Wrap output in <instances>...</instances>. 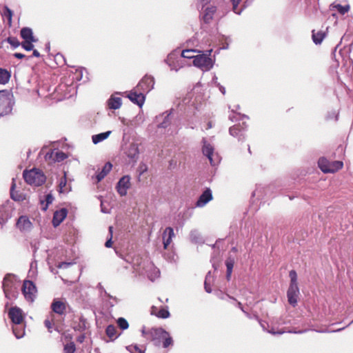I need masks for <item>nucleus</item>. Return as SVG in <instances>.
Returning a JSON list of instances; mask_svg holds the SVG:
<instances>
[{"instance_id": "obj_51", "label": "nucleus", "mask_w": 353, "mask_h": 353, "mask_svg": "<svg viewBox=\"0 0 353 353\" xmlns=\"http://www.w3.org/2000/svg\"><path fill=\"white\" fill-rule=\"evenodd\" d=\"M32 56L36 57H40L41 55H40V53L37 50H34L33 52H32Z\"/></svg>"}, {"instance_id": "obj_31", "label": "nucleus", "mask_w": 353, "mask_h": 353, "mask_svg": "<svg viewBox=\"0 0 353 353\" xmlns=\"http://www.w3.org/2000/svg\"><path fill=\"white\" fill-rule=\"evenodd\" d=\"M15 184L12 183V187L10 188V196L11 198L16 201H23L26 199V196L22 193H19L17 191L14 190Z\"/></svg>"}, {"instance_id": "obj_33", "label": "nucleus", "mask_w": 353, "mask_h": 353, "mask_svg": "<svg viewBox=\"0 0 353 353\" xmlns=\"http://www.w3.org/2000/svg\"><path fill=\"white\" fill-rule=\"evenodd\" d=\"M234 261L231 257H228L225 261V265L227 268L226 279L228 281L230 280L232 269L234 267Z\"/></svg>"}, {"instance_id": "obj_6", "label": "nucleus", "mask_w": 353, "mask_h": 353, "mask_svg": "<svg viewBox=\"0 0 353 353\" xmlns=\"http://www.w3.org/2000/svg\"><path fill=\"white\" fill-rule=\"evenodd\" d=\"M21 37L23 39L21 46L27 51L33 50V43L37 42V39L33 35L32 30L30 28H23L20 31Z\"/></svg>"}, {"instance_id": "obj_50", "label": "nucleus", "mask_w": 353, "mask_h": 353, "mask_svg": "<svg viewBox=\"0 0 353 353\" xmlns=\"http://www.w3.org/2000/svg\"><path fill=\"white\" fill-rule=\"evenodd\" d=\"M205 290L207 292L210 293L212 292L211 288L205 282Z\"/></svg>"}, {"instance_id": "obj_32", "label": "nucleus", "mask_w": 353, "mask_h": 353, "mask_svg": "<svg viewBox=\"0 0 353 353\" xmlns=\"http://www.w3.org/2000/svg\"><path fill=\"white\" fill-rule=\"evenodd\" d=\"M106 335L113 341L118 337L117 330L114 325H109L105 329Z\"/></svg>"}, {"instance_id": "obj_45", "label": "nucleus", "mask_w": 353, "mask_h": 353, "mask_svg": "<svg viewBox=\"0 0 353 353\" xmlns=\"http://www.w3.org/2000/svg\"><path fill=\"white\" fill-rule=\"evenodd\" d=\"M130 351L132 353H145V350L139 348L137 345L130 346Z\"/></svg>"}, {"instance_id": "obj_46", "label": "nucleus", "mask_w": 353, "mask_h": 353, "mask_svg": "<svg viewBox=\"0 0 353 353\" xmlns=\"http://www.w3.org/2000/svg\"><path fill=\"white\" fill-rule=\"evenodd\" d=\"M13 55H14V57H16L17 59H19L26 57L25 54H23L22 53H19V52H16Z\"/></svg>"}, {"instance_id": "obj_44", "label": "nucleus", "mask_w": 353, "mask_h": 353, "mask_svg": "<svg viewBox=\"0 0 353 353\" xmlns=\"http://www.w3.org/2000/svg\"><path fill=\"white\" fill-rule=\"evenodd\" d=\"M147 170H148L147 165L143 163H140L139 168H138V171L139 172V175H142Z\"/></svg>"}, {"instance_id": "obj_43", "label": "nucleus", "mask_w": 353, "mask_h": 353, "mask_svg": "<svg viewBox=\"0 0 353 353\" xmlns=\"http://www.w3.org/2000/svg\"><path fill=\"white\" fill-rule=\"evenodd\" d=\"M54 200V197L52 196V195L51 194H48L46 196V204L45 205V207L43 208V210H46L48 207V205L52 203V201Z\"/></svg>"}, {"instance_id": "obj_9", "label": "nucleus", "mask_w": 353, "mask_h": 353, "mask_svg": "<svg viewBox=\"0 0 353 353\" xmlns=\"http://www.w3.org/2000/svg\"><path fill=\"white\" fill-rule=\"evenodd\" d=\"M204 54L196 55L193 60V64L194 66L201 68L202 70H210L212 66L213 63L212 59Z\"/></svg>"}, {"instance_id": "obj_4", "label": "nucleus", "mask_w": 353, "mask_h": 353, "mask_svg": "<svg viewBox=\"0 0 353 353\" xmlns=\"http://www.w3.org/2000/svg\"><path fill=\"white\" fill-rule=\"evenodd\" d=\"M3 290L5 296L10 300L16 299L18 296L17 287L16 281L11 274H6L3 281Z\"/></svg>"}, {"instance_id": "obj_57", "label": "nucleus", "mask_w": 353, "mask_h": 353, "mask_svg": "<svg viewBox=\"0 0 353 353\" xmlns=\"http://www.w3.org/2000/svg\"><path fill=\"white\" fill-rule=\"evenodd\" d=\"M228 297H229L230 299H233L234 301H236V299L235 298H234V297H232V296H229V295H228Z\"/></svg>"}, {"instance_id": "obj_23", "label": "nucleus", "mask_w": 353, "mask_h": 353, "mask_svg": "<svg viewBox=\"0 0 353 353\" xmlns=\"http://www.w3.org/2000/svg\"><path fill=\"white\" fill-rule=\"evenodd\" d=\"M216 11V8L214 6L207 7L203 11V19L205 23H209L213 19V16Z\"/></svg>"}, {"instance_id": "obj_55", "label": "nucleus", "mask_w": 353, "mask_h": 353, "mask_svg": "<svg viewBox=\"0 0 353 353\" xmlns=\"http://www.w3.org/2000/svg\"><path fill=\"white\" fill-rule=\"evenodd\" d=\"M269 332L272 334H274V335L276 334V332H274V330H269Z\"/></svg>"}, {"instance_id": "obj_16", "label": "nucleus", "mask_w": 353, "mask_h": 353, "mask_svg": "<svg viewBox=\"0 0 353 353\" xmlns=\"http://www.w3.org/2000/svg\"><path fill=\"white\" fill-rule=\"evenodd\" d=\"M68 214V210L65 208H61L54 212L52 219V224L54 227L59 226L65 219Z\"/></svg>"}, {"instance_id": "obj_40", "label": "nucleus", "mask_w": 353, "mask_h": 353, "mask_svg": "<svg viewBox=\"0 0 353 353\" xmlns=\"http://www.w3.org/2000/svg\"><path fill=\"white\" fill-rule=\"evenodd\" d=\"M7 42L9 43L13 48H17L19 47L20 45H21V43H20L19 41L18 40L17 38L16 37H9L7 38L6 39Z\"/></svg>"}, {"instance_id": "obj_27", "label": "nucleus", "mask_w": 353, "mask_h": 353, "mask_svg": "<svg viewBox=\"0 0 353 353\" xmlns=\"http://www.w3.org/2000/svg\"><path fill=\"white\" fill-rule=\"evenodd\" d=\"M44 325L48 329V331L50 333H52L53 330L59 332V327L54 323V314H51L50 318H47L44 321Z\"/></svg>"}, {"instance_id": "obj_34", "label": "nucleus", "mask_w": 353, "mask_h": 353, "mask_svg": "<svg viewBox=\"0 0 353 353\" xmlns=\"http://www.w3.org/2000/svg\"><path fill=\"white\" fill-rule=\"evenodd\" d=\"M111 133L110 131H108V132H103V133H100V134H96V135H93L92 136V141L94 144H97L105 139H106L110 134Z\"/></svg>"}, {"instance_id": "obj_5", "label": "nucleus", "mask_w": 353, "mask_h": 353, "mask_svg": "<svg viewBox=\"0 0 353 353\" xmlns=\"http://www.w3.org/2000/svg\"><path fill=\"white\" fill-rule=\"evenodd\" d=\"M318 164L321 170L324 173H335L343 168V161H330L324 157L319 159Z\"/></svg>"}, {"instance_id": "obj_38", "label": "nucleus", "mask_w": 353, "mask_h": 353, "mask_svg": "<svg viewBox=\"0 0 353 353\" xmlns=\"http://www.w3.org/2000/svg\"><path fill=\"white\" fill-rule=\"evenodd\" d=\"M76 347L74 342H70L64 345L65 353H74Z\"/></svg>"}, {"instance_id": "obj_25", "label": "nucleus", "mask_w": 353, "mask_h": 353, "mask_svg": "<svg viewBox=\"0 0 353 353\" xmlns=\"http://www.w3.org/2000/svg\"><path fill=\"white\" fill-rule=\"evenodd\" d=\"M122 104V99L121 97L112 95L108 101V107L111 110H117L120 108Z\"/></svg>"}, {"instance_id": "obj_49", "label": "nucleus", "mask_w": 353, "mask_h": 353, "mask_svg": "<svg viewBox=\"0 0 353 353\" xmlns=\"http://www.w3.org/2000/svg\"><path fill=\"white\" fill-rule=\"evenodd\" d=\"M84 339H85V336L83 334H81L77 337V342L81 343L83 342Z\"/></svg>"}, {"instance_id": "obj_8", "label": "nucleus", "mask_w": 353, "mask_h": 353, "mask_svg": "<svg viewBox=\"0 0 353 353\" xmlns=\"http://www.w3.org/2000/svg\"><path fill=\"white\" fill-rule=\"evenodd\" d=\"M10 94L8 90L0 91V117L11 112Z\"/></svg>"}, {"instance_id": "obj_26", "label": "nucleus", "mask_w": 353, "mask_h": 353, "mask_svg": "<svg viewBox=\"0 0 353 353\" xmlns=\"http://www.w3.org/2000/svg\"><path fill=\"white\" fill-rule=\"evenodd\" d=\"M112 165L110 162H107L103 167L102 170L97 174L96 177L97 179V182L101 181L102 179L105 178V176L110 172L112 170Z\"/></svg>"}, {"instance_id": "obj_21", "label": "nucleus", "mask_w": 353, "mask_h": 353, "mask_svg": "<svg viewBox=\"0 0 353 353\" xmlns=\"http://www.w3.org/2000/svg\"><path fill=\"white\" fill-rule=\"evenodd\" d=\"M125 154L129 158L136 161L138 159L139 154L138 144L135 143H131L128 148Z\"/></svg>"}, {"instance_id": "obj_12", "label": "nucleus", "mask_w": 353, "mask_h": 353, "mask_svg": "<svg viewBox=\"0 0 353 353\" xmlns=\"http://www.w3.org/2000/svg\"><path fill=\"white\" fill-rule=\"evenodd\" d=\"M130 177L128 175H125L119 179L117 184L116 189L118 194L121 196H123L127 194L128 190L130 189Z\"/></svg>"}, {"instance_id": "obj_1", "label": "nucleus", "mask_w": 353, "mask_h": 353, "mask_svg": "<svg viewBox=\"0 0 353 353\" xmlns=\"http://www.w3.org/2000/svg\"><path fill=\"white\" fill-rule=\"evenodd\" d=\"M142 333L147 339L154 341L157 345H159L162 341L164 348L173 344V340L170 334L161 327L152 328L148 332L143 330Z\"/></svg>"}, {"instance_id": "obj_58", "label": "nucleus", "mask_w": 353, "mask_h": 353, "mask_svg": "<svg viewBox=\"0 0 353 353\" xmlns=\"http://www.w3.org/2000/svg\"><path fill=\"white\" fill-rule=\"evenodd\" d=\"M232 251H234V252H235V251H236V248H232Z\"/></svg>"}, {"instance_id": "obj_7", "label": "nucleus", "mask_w": 353, "mask_h": 353, "mask_svg": "<svg viewBox=\"0 0 353 353\" xmlns=\"http://www.w3.org/2000/svg\"><path fill=\"white\" fill-rule=\"evenodd\" d=\"M21 291L27 301L32 303L36 299L37 290L32 281L25 280L21 288Z\"/></svg>"}, {"instance_id": "obj_30", "label": "nucleus", "mask_w": 353, "mask_h": 353, "mask_svg": "<svg viewBox=\"0 0 353 353\" xmlns=\"http://www.w3.org/2000/svg\"><path fill=\"white\" fill-rule=\"evenodd\" d=\"M11 77V73L6 69L0 68V84H6Z\"/></svg>"}, {"instance_id": "obj_19", "label": "nucleus", "mask_w": 353, "mask_h": 353, "mask_svg": "<svg viewBox=\"0 0 353 353\" xmlns=\"http://www.w3.org/2000/svg\"><path fill=\"white\" fill-rule=\"evenodd\" d=\"M214 147L207 141H203V146L202 148L203 154L208 157L211 165H214L215 163L213 160L214 156Z\"/></svg>"}, {"instance_id": "obj_56", "label": "nucleus", "mask_w": 353, "mask_h": 353, "mask_svg": "<svg viewBox=\"0 0 353 353\" xmlns=\"http://www.w3.org/2000/svg\"><path fill=\"white\" fill-rule=\"evenodd\" d=\"M283 333H284L283 331H277V332H276V334H281Z\"/></svg>"}, {"instance_id": "obj_24", "label": "nucleus", "mask_w": 353, "mask_h": 353, "mask_svg": "<svg viewBox=\"0 0 353 353\" xmlns=\"http://www.w3.org/2000/svg\"><path fill=\"white\" fill-rule=\"evenodd\" d=\"M26 322L20 324H13L12 332L17 339H21L25 335Z\"/></svg>"}, {"instance_id": "obj_41", "label": "nucleus", "mask_w": 353, "mask_h": 353, "mask_svg": "<svg viewBox=\"0 0 353 353\" xmlns=\"http://www.w3.org/2000/svg\"><path fill=\"white\" fill-rule=\"evenodd\" d=\"M241 1L242 0H232V6H233L232 10L235 13H236L238 14H239L242 11V9L239 8V5Z\"/></svg>"}, {"instance_id": "obj_52", "label": "nucleus", "mask_w": 353, "mask_h": 353, "mask_svg": "<svg viewBox=\"0 0 353 353\" xmlns=\"http://www.w3.org/2000/svg\"><path fill=\"white\" fill-rule=\"evenodd\" d=\"M219 90H220V91L222 92V94H225V88H224V87H223V86H221H221L219 87Z\"/></svg>"}, {"instance_id": "obj_17", "label": "nucleus", "mask_w": 353, "mask_h": 353, "mask_svg": "<svg viewBox=\"0 0 353 353\" xmlns=\"http://www.w3.org/2000/svg\"><path fill=\"white\" fill-rule=\"evenodd\" d=\"M212 198L213 196L210 189L206 188L196 201V206L203 207L206 203L212 200Z\"/></svg>"}, {"instance_id": "obj_39", "label": "nucleus", "mask_w": 353, "mask_h": 353, "mask_svg": "<svg viewBox=\"0 0 353 353\" xmlns=\"http://www.w3.org/2000/svg\"><path fill=\"white\" fill-rule=\"evenodd\" d=\"M3 14L8 19L9 25H11L12 11L8 6H5L3 8Z\"/></svg>"}, {"instance_id": "obj_29", "label": "nucleus", "mask_w": 353, "mask_h": 353, "mask_svg": "<svg viewBox=\"0 0 353 353\" xmlns=\"http://www.w3.org/2000/svg\"><path fill=\"white\" fill-rule=\"evenodd\" d=\"M312 37L315 44H321L324 38L325 37V32L322 30L318 32L312 30Z\"/></svg>"}, {"instance_id": "obj_10", "label": "nucleus", "mask_w": 353, "mask_h": 353, "mask_svg": "<svg viewBox=\"0 0 353 353\" xmlns=\"http://www.w3.org/2000/svg\"><path fill=\"white\" fill-rule=\"evenodd\" d=\"M8 315L12 324H20V323L26 322L25 314L17 306L11 307L8 310Z\"/></svg>"}, {"instance_id": "obj_48", "label": "nucleus", "mask_w": 353, "mask_h": 353, "mask_svg": "<svg viewBox=\"0 0 353 353\" xmlns=\"http://www.w3.org/2000/svg\"><path fill=\"white\" fill-rule=\"evenodd\" d=\"M237 306L239 308H240L245 314H246V315L248 316H250V314L245 312L244 310H243V305H242V303L239 301H237Z\"/></svg>"}, {"instance_id": "obj_53", "label": "nucleus", "mask_w": 353, "mask_h": 353, "mask_svg": "<svg viewBox=\"0 0 353 353\" xmlns=\"http://www.w3.org/2000/svg\"><path fill=\"white\" fill-rule=\"evenodd\" d=\"M112 231H113V227L110 226L109 227V232H110V236L112 238Z\"/></svg>"}, {"instance_id": "obj_22", "label": "nucleus", "mask_w": 353, "mask_h": 353, "mask_svg": "<svg viewBox=\"0 0 353 353\" xmlns=\"http://www.w3.org/2000/svg\"><path fill=\"white\" fill-rule=\"evenodd\" d=\"M245 123H237L230 128V134L233 137H241L243 136L245 131Z\"/></svg>"}, {"instance_id": "obj_14", "label": "nucleus", "mask_w": 353, "mask_h": 353, "mask_svg": "<svg viewBox=\"0 0 353 353\" xmlns=\"http://www.w3.org/2000/svg\"><path fill=\"white\" fill-rule=\"evenodd\" d=\"M128 98L134 103L138 105L139 107H141L145 101V96L143 93L141 92V90H139L136 88L131 90L127 95Z\"/></svg>"}, {"instance_id": "obj_3", "label": "nucleus", "mask_w": 353, "mask_h": 353, "mask_svg": "<svg viewBox=\"0 0 353 353\" xmlns=\"http://www.w3.org/2000/svg\"><path fill=\"white\" fill-rule=\"evenodd\" d=\"M23 176L27 183L34 186H40L46 180V177L43 172L37 168L25 170L23 173Z\"/></svg>"}, {"instance_id": "obj_47", "label": "nucleus", "mask_w": 353, "mask_h": 353, "mask_svg": "<svg viewBox=\"0 0 353 353\" xmlns=\"http://www.w3.org/2000/svg\"><path fill=\"white\" fill-rule=\"evenodd\" d=\"M112 239L110 236V239L105 242V246L106 248H111L112 245Z\"/></svg>"}, {"instance_id": "obj_36", "label": "nucleus", "mask_w": 353, "mask_h": 353, "mask_svg": "<svg viewBox=\"0 0 353 353\" xmlns=\"http://www.w3.org/2000/svg\"><path fill=\"white\" fill-rule=\"evenodd\" d=\"M196 52V50L192 49L183 50L181 52V57L186 59H193L196 57L194 54Z\"/></svg>"}, {"instance_id": "obj_11", "label": "nucleus", "mask_w": 353, "mask_h": 353, "mask_svg": "<svg viewBox=\"0 0 353 353\" xmlns=\"http://www.w3.org/2000/svg\"><path fill=\"white\" fill-rule=\"evenodd\" d=\"M69 305L65 301L60 299H54L50 305L52 311L60 316L65 315Z\"/></svg>"}, {"instance_id": "obj_42", "label": "nucleus", "mask_w": 353, "mask_h": 353, "mask_svg": "<svg viewBox=\"0 0 353 353\" xmlns=\"http://www.w3.org/2000/svg\"><path fill=\"white\" fill-rule=\"evenodd\" d=\"M67 183V178H66V174H64V176L61 179L59 187L60 189V192H63L64 191V188L66 186Z\"/></svg>"}, {"instance_id": "obj_18", "label": "nucleus", "mask_w": 353, "mask_h": 353, "mask_svg": "<svg viewBox=\"0 0 353 353\" xmlns=\"http://www.w3.org/2000/svg\"><path fill=\"white\" fill-rule=\"evenodd\" d=\"M174 236V230L171 227L166 228L163 233V243L164 249H168Z\"/></svg>"}, {"instance_id": "obj_35", "label": "nucleus", "mask_w": 353, "mask_h": 353, "mask_svg": "<svg viewBox=\"0 0 353 353\" xmlns=\"http://www.w3.org/2000/svg\"><path fill=\"white\" fill-rule=\"evenodd\" d=\"M331 6L333 9H336L341 14H345L347 13L350 10V6L345 5L342 6L341 4H332Z\"/></svg>"}, {"instance_id": "obj_37", "label": "nucleus", "mask_w": 353, "mask_h": 353, "mask_svg": "<svg viewBox=\"0 0 353 353\" xmlns=\"http://www.w3.org/2000/svg\"><path fill=\"white\" fill-rule=\"evenodd\" d=\"M117 325L121 330H126L129 327L128 322L123 317H120L117 320Z\"/></svg>"}, {"instance_id": "obj_13", "label": "nucleus", "mask_w": 353, "mask_h": 353, "mask_svg": "<svg viewBox=\"0 0 353 353\" xmlns=\"http://www.w3.org/2000/svg\"><path fill=\"white\" fill-rule=\"evenodd\" d=\"M154 85V79L152 76L145 75L140 81L137 86V89L143 92H149L153 88Z\"/></svg>"}, {"instance_id": "obj_20", "label": "nucleus", "mask_w": 353, "mask_h": 353, "mask_svg": "<svg viewBox=\"0 0 353 353\" xmlns=\"http://www.w3.org/2000/svg\"><path fill=\"white\" fill-rule=\"evenodd\" d=\"M17 227L21 231H28L30 230L32 227V223L27 216H21L19 218L17 222Z\"/></svg>"}, {"instance_id": "obj_28", "label": "nucleus", "mask_w": 353, "mask_h": 353, "mask_svg": "<svg viewBox=\"0 0 353 353\" xmlns=\"http://www.w3.org/2000/svg\"><path fill=\"white\" fill-rule=\"evenodd\" d=\"M157 307L153 306L151 310V314L157 316L159 318L166 319L170 316L169 311L165 308H161L157 311Z\"/></svg>"}, {"instance_id": "obj_2", "label": "nucleus", "mask_w": 353, "mask_h": 353, "mask_svg": "<svg viewBox=\"0 0 353 353\" xmlns=\"http://www.w3.org/2000/svg\"><path fill=\"white\" fill-rule=\"evenodd\" d=\"M289 276L290 283L287 291L288 301L292 306L295 307L297 305L298 298L300 294L296 272L294 270H290Z\"/></svg>"}, {"instance_id": "obj_15", "label": "nucleus", "mask_w": 353, "mask_h": 353, "mask_svg": "<svg viewBox=\"0 0 353 353\" xmlns=\"http://www.w3.org/2000/svg\"><path fill=\"white\" fill-rule=\"evenodd\" d=\"M68 157L67 154L62 151H51L46 155V160L49 163L61 162Z\"/></svg>"}, {"instance_id": "obj_54", "label": "nucleus", "mask_w": 353, "mask_h": 353, "mask_svg": "<svg viewBox=\"0 0 353 353\" xmlns=\"http://www.w3.org/2000/svg\"><path fill=\"white\" fill-rule=\"evenodd\" d=\"M201 1L202 3V4H204V3H207L209 1V0H201Z\"/></svg>"}]
</instances>
